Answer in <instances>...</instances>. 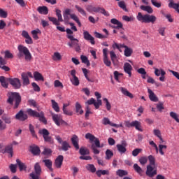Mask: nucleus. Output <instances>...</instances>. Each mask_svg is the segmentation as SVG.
Listing matches in <instances>:
<instances>
[{
    "label": "nucleus",
    "mask_w": 179,
    "mask_h": 179,
    "mask_svg": "<svg viewBox=\"0 0 179 179\" xmlns=\"http://www.w3.org/2000/svg\"><path fill=\"white\" fill-rule=\"evenodd\" d=\"M148 159L150 164L147 166L145 174L148 176V177L152 178L157 174V167H156V158L153 155H149Z\"/></svg>",
    "instance_id": "f257e3e1"
},
{
    "label": "nucleus",
    "mask_w": 179,
    "mask_h": 179,
    "mask_svg": "<svg viewBox=\"0 0 179 179\" xmlns=\"http://www.w3.org/2000/svg\"><path fill=\"white\" fill-rule=\"evenodd\" d=\"M8 97L7 103L11 106H13L14 103L13 109H17L19 106H20V103H22V96H20V94H19V92H9L8 94Z\"/></svg>",
    "instance_id": "f03ea898"
},
{
    "label": "nucleus",
    "mask_w": 179,
    "mask_h": 179,
    "mask_svg": "<svg viewBox=\"0 0 179 179\" xmlns=\"http://www.w3.org/2000/svg\"><path fill=\"white\" fill-rule=\"evenodd\" d=\"M18 54L17 57L18 58H22V57H24L25 61L30 62L31 61V53H30V50H29V48L27 47L24 46L22 45H18Z\"/></svg>",
    "instance_id": "7ed1b4c3"
},
{
    "label": "nucleus",
    "mask_w": 179,
    "mask_h": 179,
    "mask_svg": "<svg viewBox=\"0 0 179 179\" xmlns=\"http://www.w3.org/2000/svg\"><path fill=\"white\" fill-rule=\"evenodd\" d=\"M137 20L141 23H152L154 24L155 22L157 20V17L153 15L145 14L143 15L141 13H138Z\"/></svg>",
    "instance_id": "20e7f679"
},
{
    "label": "nucleus",
    "mask_w": 179,
    "mask_h": 179,
    "mask_svg": "<svg viewBox=\"0 0 179 179\" xmlns=\"http://www.w3.org/2000/svg\"><path fill=\"white\" fill-rule=\"evenodd\" d=\"M27 113L30 115V117H35L36 118H38V120L41 122H43V124L47 125V119L45 118V116H44V112L41 111L38 113L31 108H28L27 109Z\"/></svg>",
    "instance_id": "39448f33"
},
{
    "label": "nucleus",
    "mask_w": 179,
    "mask_h": 179,
    "mask_svg": "<svg viewBox=\"0 0 179 179\" xmlns=\"http://www.w3.org/2000/svg\"><path fill=\"white\" fill-rule=\"evenodd\" d=\"M113 48L115 50H118L120 52H122L121 48H124V55L125 57H131L132 55V52L134 50L131 48H128V46L125 45L124 44H118L117 43H114L112 45Z\"/></svg>",
    "instance_id": "423d86ee"
},
{
    "label": "nucleus",
    "mask_w": 179,
    "mask_h": 179,
    "mask_svg": "<svg viewBox=\"0 0 179 179\" xmlns=\"http://www.w3.org/2000/svg\"><path fill=\"white\" fill-rule=\"evenodd\" d=\"M67 38L70 40V41L67 43V45L70 47V48H75L76 52H80V45H79V40L75 38L72 35H67Z\"/></svg>",
    "instance_id": "0eeeda50"
},
{
    "label": "nucleus",
    "mask_w": 179,
    "mask_h": 179,
    "mask_svg": "<svg viewBox=\"0 0 179 179\" xmlns=\"http://www.w3.org/2000/svg\"><path fill=\"white\" fill-rule=\"evenodd\" d=\"M51 115L52 121L57 127H61V125L68 127V123L62 119V115L52 113H51Z\"/></svg>",
    "instance_id": "6e6552de"
},
{
    "label": "nucleus",
    "mask_w": 179,
    "mask_h": 179,
    "mask_svg": "<svg viewBox=\"0 0 179 179\" xmlns=\"http://www.w3.org/2000/svg\"><path fill=\"white\" fill-rule=\"evenodd\" d=\"M38 134H40V135H43L45 142H48V143H54V140L51 136H50V131H48L47 129L39 130Z\"/></svg>",
    "instance_id": "1a4fd4ad"
},
{
    "label": "nucleus",
    "mask_w": 179,
    "mask_h": 179,
    "mask_svg": "<svg viewBox=\"0 0 179 179\" xmlns=\"http://www.w3.org/2000/svg\"><path fill=\"white\" fill-rule=\"evenodd\" d=\"M85 138L89 139V141H90V142H94L95 146H96L97 148H103V145H100V140H99V138H96V136H94V135H93L90 133H87L85 134Z\"/></svg>",
    "instance_id": "9d476101"
},
{
    "label": "nucleus",
    "mask_w": 179,
    "mask_h": 179,
    "mask_svg": "<svg viewBox=\"0 0 179 179\" xmlns=\"http://www.w3.org/2000/svg\"><path fill=\"white\" fill-rule=\"evenodd\" d=\"M9 83L13 87V89H20L22 87V83L20 82V79L17 78H10L9 79Z\"/></svg>",
    "instance_id": "9b49d317"
},
{
    "label": "nucleus",
    "mask_w": 179,
    "mask_h": 179,
    "mask_svg": "<svg viewBox=\"0 0 179 179\" xmlns=\"http://www.w3.org/2000/svg\"><path fill=\"white\" fill-rule=\"evenodd\" d=\"M127 146H128L127 141H122L121 144H117L116 145V148H117L119 153H121V155H124V153H125L127 152Z\"/></svg>",
    "instance_id": "f8f14e48"
},
{
    "label": "nucleus",
    "mask_w": 179,
    "mask_h": 179,
    "mask_svg": "<svg viewBox=\"0 0 179 179\" xmlns=\"http://www.w3.org/2000/svg\"><path fill=\"white\" fill-rule=\"evenodd\" d=\"M71 75L73 78H71V82L74 86H79L80 81L79 78L76 76V70L73 69L71 71Z\"/></svg>",
    "instance_id": "ddd939ff"
},
{
    "label": "nucleus",
    "mask_w": 179,
    "mask_h": 179,
    "mask_svg": "<svg viewBox=\"0 0 179 179\" xmlns=\"http://www.w3.org/2000/svg\"><path fill=\"white\" fill-rule=\"evenodd\" d=\"M29 117L27 114L23 112V110H20L16 115H15V120H18V121H26Z\"/></svg>",
    "instance_id": "4468645a"
},
{
    "label": "nucleus",
    "mask_w": 179,
    "mask_h": 179,
    "mask_svg": "<svg viewBox=\"0 0 179 179\" xmlns=\"http://www.w3.org/2000/svg\"><path fill=\"white\" fill-rule=\"evenodd\" d=\"M95 13H101L104 16H110V13L104 8L94 7L93 11Z\"/></svg>",
    "instance_id": "2eb2a0df"
},
{
    "label": "nucleus",
    "mask_w": 179,
    "mask_h": 179,
    "mask_svg": "<svg viewBox=\"0 0 179 179\" xmlns=\"http://www.w3.org/2000/svg\"><path fill=\"white\" fill-rule=\"evenodd\" d=\"M83 37L85 40H87V41H90L91 44L92 45H94L96 44V42L94 41V38L92 37L87 31H84L83 32Z\"/></svg>",
    "instance_id": "dca6fc26"
},
{
    "label": "nucleus",
    "mask_w": 179,
    "mask_h": 179,
    "mask_svg": "<svg viewBox=\"0 0 179 179\" xmlns=\"http://www.w3.org/2000/svg\"><path fill=\"white\" fill-rule=\"evenodd\" d=\"M108 52V49L107 48L103 49V64H105L106 66H111V62L108 59V56H107Z\"/></svg>",
    "instance_id": "f3484780"
},
{
    "label": "nucleus",
    "mask_w": 179,
    "mask_h": 179,
    "mask_svg": "<svg viewBox=\"0 0 179 179\" xmlns=\"http://www.w3.org/2000/svg\"><path fill=\"white\" fill-rule=\"evenodd\" d=\"M10 78H6L5 76H0V83L2 87L5 89H8V86H9V80Z\"/></svg>",
    "instance_id": "a211bd4d"
},
{
    "label": "nucleus",
    "mask_w": 179,
    "mask_h": 179,
    "mask_svg": "<svg viewBox=\"0 0 179 179\" xmlns=\"http://www.w3.org/2000/svg\"><path fill=\"white\" fill-rule=\"evenodd\" d=\"M71 143L74 146L76 150H79V137L76 135H73L71 139Z\"/></svg>",
    "instance_id": "6ab92c4d"
},
{
    "label": "nucleus",
    "mask_w": 179,
    "mask_h": 179,
    "mask_svg": "<svg viewBox=\"0 0 179 179\" xmlns=\"http://www.w3.org/2000/svg\"><path fill=\"white\" fill-rule=\"evenodd\" d=\"M64 162V156L62 155H59L55 161V164L57 167V169H61L62 167V163Z\"/></svg>",
    "instance_id": "aec40b11"
},
{
    "label": "nucleus",
    "mask_w": 179,
    "mask_h": 179,
    "mask_svg": "<svg viewBox=\"0 0 179 179\" xmlns=\"http://www.w3.org/2000/svg\"><path fill=\"white\" fill-rule=\"evenodd\" d=\"M124 71L131 78L132 76V66L129 63H125L124 64Z\"/></svg>",
    "instance_id": "412c9836"
},
{
    "label": "nucleus",
    "mask_w": 179,
    "mask_h": 179,
    "mask_svg": "<svg viewBox=\"0 0 179 179\" xmlns=\"http://www.w3.org/2000/svg\"><path fill=\"white\" fill-rule=\"evenodd\" d=\"M148 92L149 94V99L151 100V101H154L155 103L159 101V98L155 94V92L150 90V88L148 89Z\"/></svg>",
    "instance_id": "4be33fe9"
},
{
    "label": "nucleus",
    "mask_w": 179,
    "mask_h": 179,
    "mask_svg": "<svg viewBox=\"0 0 179 179\" xmlns=\"http://www.w3.org/2000/svg\"><path fill=\"white\" fill-rule=\"evenodd\" d=\"M30 152L34 156H40V148L37 145H31Z\"/></svg>",
    "instance_id": "5701e85b"
},
{
    "label": "nucleus",
    "mask_w": 179,
    "mask_h": 179,
    "mask_svg": "<svg viewBox=\"0 0 179 179\" xmlns=\"http://www.w3.org/2000/svg\"><path fill=\"white\" fill-rule=\"evenodd\" d=\"M110 23H112V24H116V26H113V29H122L123 25L122 23L120 21H118V20L113 18L110 20Z\"/></svg>",
    "instance_id": "b1692460"
},
{
    "label": "nucleus",
    "mask_w": 179,
    "mask_h": 179,
    "mask_svg": "<svg viewBox=\"0 0 179 179\" xmlns=\"http://www.w3.org/2000/svg\"><path fill=\"white\" fill-rule=\"evenodd\" d=\"M21 78L23 86H29V85H30V80H29V77H27V74L26 73H22Z\"/></svg>",
    "instance_id": "393cba45"
},
{
    "label": "nucleus",
    "mask_w": 179,
    "mask_h": 179,
    "mask_svg": "<svg viewBox=\"0 0 179 179\" xmlns=\"http://www.w3.org/2000/svg\"><path fill=\"white\" fill-rule=\"evenodd\" d=\"M168 6L171 9H175V10L179 13V3H174V1L169 0Z\"/></svg>",
    "instance_id": "a878e982"
},
{
    "label": "nucleus",
    "mask_w": 179,
    "mask_h": 179,
    "mask_svg": "<svg viewBox=\"0 0 179 179\" xmlns=\"http://www.w3.org/2000/svg\"><path fill=\"white\" fill-rule=\"evenodd\" d=\"M3 153H8L9 157H13V145H8L6 146Z\"/></svg>",
    "instance_id": "bb28decb"
},
{
    "label": "nucleus",
    "mask_w": 179,
    "mask_h": 179,
    "mask_svg": "<svg viewBox=\"0 0 179 179\" xmlns=\"http://www.w3.org/2000/svg\"><path fill=\"white\" fill-rule=\"evenodd\" d=\"M37 12H38L40 15H48V7L45 6H39L37 8Z\"/></svg>",
    "instance_id": "cd10ccee"
},
{
    "label": "nucleus",
    "mask_w": 179,
    "mask_h": 179,
    "mask_svg": "<svg viewBox=\"0 0 179 179\" xmlns=\"http://www.w3.org/2000/svg\"><path fill=\"white\" fill-rule=\"evenodd\" d=\"M43 163H44L45 167H47L50 171H54V169H52V161H51V159H43Z\"/></svg>",
    "instance_id": "c85d7f7f"
},
{
    "label": "nucleus",
    "mask_w": 179,
    "mask_h": 179,
    "mask_svg": "<svg viewBox=\"0 0 179 179\" xmlns=\"http://www.w3.org/2000/svg\"><path fill=\"white\" fill-rule=\"evenodd\" d=\"M120 90L122 92V94L124 96H127V97H129V99H134V94L132 93L129 92L127 88H124L123 87H121L120 88Z\"/></svg>",
    "instance_id": "c756f323"
},
{
    "label": "nucleus",
    "mask_w": 179,
    "mask_h": 179,
    "mask_svg": "<svg viewBox=\"0 0 179 179\" xmlns=\"http://www.w3.org/2000/svg\"><path fill=\"white\" fill-rule=\"evenodd\" d=\"M69 16H71V9L66 8L63 13L64 22H69Z\"/></svg>",
    "instance_id": "7c9ffc66"
},
{
    "label": "nucleus",
    "mask_w": 179,
    "mask_h": 179,
    "mask_svg": "<svg viewBox=\"0 0 179 179\" xmlns=\"http://www.w3.org/2000/svg\"><path fill=\"white\" fill-rule=\"evenodd\" d=\"M34 78L36 81L41 80L44 82V77H43V75L38 71L34 72Z\"/></svg>",
    "instance_id": "2f4dec72"
},
{
    "label": "nucleus",
    "mask_w": 179,
    "mask_h": 179,
    "mask_svg": "<svg viewBox=\"0 0 179 179\" xmlns=\"http://www.w3.org/2000/svg\"><path fill=\"white\" fill-rule=\"evenodd\" d=\"M134 127L136 128L137 131H140L141 132H142V129H141V122H139V121L135 120L131 122V128Z\"/></svg>",
    "instance_id": "473e14b6"
},
{
    "label": "nucleus",
    "mask_w": 179,
    "mask_h": 179,
    "mask_svg": "<svg viewBox=\"0 0 179 179\" xmlns=\"http://www.w3.org/2000/svg\"><path fill=\"white\" fill-rule=\"evenodd\" d=\"M71 149V145H69V143L68 141H64L62 143V150H64V152H67V150H69Z\"/></svg>",
    "instance_id": "72a5a7b5"
},
{
    "label": "nucleus",
    "mask_w": 179,
    "mask_h": 179,
    "mask_svg": "<svg viewBox=\"0 0 179 179\" xmlns=\"http://www.w3.org/2000/svg\"><path fill=\"white\" fill-rule=\"evenodd\" d=\"M79 153L81 156H86V155H90V151H89V149L85 147H80Z\"/></svg>",
    "instance_id": "f704fd0d"
},
{
    "label": "nucleus",
    "mask_w": 179,
    "mask_h": 179,
    "mask_svg": "<svg viewBox=\"0 0 179 179\" xmlns=\"http://www.w3.org/2000/svg\"><path fill=\"white\" fill-rule=\"evenodd\" d=\"M16 162H17V164L20 169V171H23V170H26V169H27V166H26L24 163H22V161H20V159H17Z\"/></svg>",
    "instance_id": "c9c22d12"
},
{
    "label": "nucleus",
    "mask_w": 179,
    "mask_h": 179,
    "mask_svg": "<svg viewBox=\"0 0 179 179\" xmlns=\"http://www.w3.org/2000/svg\"><path fill=\"white\" fill-rule=\"evenodd\" d=\"M140 8L141 10H144L145 12H148V13H153V8L149 6H141Z\"/></svg>",
    "instance_id": "e433bc0d"
},
{
    "label": "nucleus",
    "mask_w": 179,
    "mask_h": 179,
    "mask_svg": "<svg viewBox=\"0 0 179 179\" xmlns=\"http://www.w3.org/2000/svg\"><path fill=\"white\" fill-rule=\"evenodd\" d=\"M34 172L36 174L41 175V166H40V163L36 162L34 165Z\"/></svg>",
    "instance_id": "4c0bfd02"
},
{
    "label": "nucleus",
    "mask_w": 179,
    "mask_h": 179,
    "mask_svg": "<svg viewBox=\"0 0 179 179\" xmlns=\"http://www.w3.org/2000/svg\"><path fill=\"white\" fill-rule=\"evenodd\" d=\"M51 103L53 110H55L56 113H59V106H58V103H57L54 99L51 100Z\"/></svg>",
    "instance_id": "58836bf2"
},
{
    "label": "nucleus",
    "mask_w": 179,
    "mask_h": 179,
    "mask_svg": "<svg viewBox=\"0 0 179 179\" xmlns=\"http://www.w3.org/2000/svg\"><path fill=\"white\" fill-rule=\"evenodd\" d=\"M105 155H106L105 159L106 160H110V159H111V157L114 156V152H113L111 150L108 149L106 150Z\"/></svg>",
    "instance_id": "ea45409f"
},
{
    "label": "nucleus",
    "mask_w": 179,
    "mask_h": 179,
    "mask_svg": "<svg viewBox=\"0 0 179 179\" xmlns=\"http://www.w3.org/2000/svg\"><path fill=\"white\" fill-rule=\"evenodd\" d=\"M80 59H81L83 64H85V65H87V66H90V61H89V59H87V57H86L85 55H81Z\"/></svg>",
    "instance_id": "a19ab883"
},
{
    "label": "nucleus",
    "mask_w": 179,
    "mask_h": 179,
    "mask_svg": "<svg viewBox=\"0 0 179 179\" xmlns=\"http://www.w3.org/2000/svg\"><path fill=\"white\" fill-rule=\"evenodd\" d=\"M48 19L50 20V22H52L53 24H55V26H59V24H61V23L58 19L55 18V17H48Z\"/></svg>",
    "instance_id": "79ce46f5"
},
{
    "label": "nucleus",
    "mask_w": 179,
    "mask_h": 179,
    "mask_svg": "<svg viewBox=\"0 0 179 179\" xmlns=\"http://www.w3.org/2000/svg\"><path fill=\"white\" fill-rule=\"evenodd\" d=\"M133 169H134L136 173H138V174H142V173H143L142 168H141V166H139L138 164H134L133 166Z\"/></svg>",
    "instance_id": "37998d69"
},
{
    "label": "nucleus",
    "mask_w": 179,
    "mask_h": 179,
    "mask_svg": "<svg viewBox=\"0 0 179 179\" xmlns=\"http://www.w3.org/2000/svg\"><path fill=\"white\" fill-rule=\"evenodd\" d=\"M86 169L88 171H90L91 173H96V166H94V164H87Z\"/></svg>",
    "instance_id": "c03bdc74"
},
{
    "label": "nucleus",
    "mask_w": 179,
    "mask_h": 179,
    "mask_svg": "<svg viewBox=\"0 0 179 179\" xmlns=\"http://www.w3.org/2000/svg\"><path fill=\"white\" fill-rule=\"evenodd\" d=\"M29 131H30L31 134L32 135L33 138H37V134H36V131L34 130V126H33V124H30L29 125Z\"/></svg>",
    "instance_id": "a18cd8bd"
},
{
    "label": "nucleus",
    "mask_w": 179,
    "mask_h": 179,
    "mask_svg": "<svg viewBox=\"0 0 179 179\" xmlns=\"http://www.w3.org/2000/svg\"><path fill=\"white\" fill-rule=\"evenodd\" d=\"M75 8L78 10V12H79V13H80V15H82L83 16H86V11L82 7H80L78 5H76Z\"/></svg>",
    "instance_id": "49530a36"
},
{
    "label": "nucleus",
    "mask_w": 179,
    "mask_h": 179,
    "mask_svg": "<svg viewBox=\"0 0 179 179\" xmlns=\"http://www.w3.org/2000/svg\"><path fill=\"white\" fill-rule=\"evenodd\" d=\"M167 149V145H164L162 144L159 145V152L161 155V156H164V150Z\"/></svg>",
    "instance_id": "de8ad7c7"
},
{
    "label": "nucleus",
    "mask_w": 179,
    "mask_h": 179,
    "mask_svg": "<svg viewBox=\"0 0 179 179\" xmlns=\"http://www.w3.org/2000/svg\"><path fill=\"white\" fill-rule=\"evenodd\" d=\"M162 14L163 15V16H164V17H166V19L168 20V22H169L170 23H173V22H174V19L171 17V14H166L164 13V11H162Z\"/></svg>",
    "instance_id": "09e8293b"
},
{
    "label": "nucleus",
    "mask_w": 179,
    "mask_h": 179,
    "mask_svg": "<svg viewBox=\"0 0 179 179\" xmlns=\"http://www.w3.org/2000/svg\"><path fill=\"white\" fill-rule=\"evenodd\" d=\"M116 174L119 176V177H124V176H128V172L127 171L119 169L117 171Z\"/></svg>",
    "instance_id": "8fccbe9b"
},
{
    "label": "nucleus",
    "mask_w": 179,
    "mask_h": 179,
    "mask_svg": "<svg viewBox=\"0 0 179 179\" xmlns=\"http://www.w3.org/2000/svg\"><path fill=\"white\" fill-rule=\"evenodd\" d=\"M55 12L59 22H64V19H62V14H61V10L57 8Z\"/></svg>",
    "instance_id": "3c124183"
},
{
    "label": "nucleus",
    "mask_w": 179,
    "mask_h": 179,
    "mask_svg": "<svg viewBox=\"0 0 179 179\" xmlns=\"http://www.w3.org/2000/svg\"><path fill=\"white\" fill-rule=\"evenodd\" d=\"M76 113H79L80 115L83 114V110H82V106L78 102L76 103Z\"/></svg>",
    "instance_id": "603ef678"
},
{
    "label": "nucleus",
    "mask_w": 179,
    "mask_h": 179,
    "mask_svg": "<svg viewBox=\"0 0 179 179\" xmlns=\"http://www.w3.org/2000/svg\"><path fill=\"white\" fill-rule=\"evenodd\" d=\"M62 59V56H61V54L59 52H56L53 55V60L54 61H61Z\"/></svg>",
    "instance_id": "864d4df0"
},
{
    "label": "nucleus",
    "mask_w": 179,
    "mask_h": 179,
    "mask_svg": "<svg viewBox=\"0 0 179 179\" xmlns=\"http://www.w3.org/2000/svg\"><path fill=\"white\" fill-rule=\"evenodd\" d=\"M138 162L142 166H145L148 163V157H141L139 159Z\"/></svg>",
    "instance_id": "5fc2aeb1"
},
{
    "label": "nucleus",
    "mask_w": 179,
    "mask_h": 179,
    "mask_svg": "<svg viewBox=\"0 0 179 179\" xmlns=\"http://www.w3.org/2000/svg\"><path fill=\"white\" fill-rule=\"evenodd\" d=\"M169 115H170V117H171V118H173V120H175V121H176V122H179L178 115H177V113H176L175 112H171Z\"/></svg>",
    "instance_id": "6e6d98bb"
},
{
    "label": "nucleus",
    "mask_w": 179,
    "mask_h": 179,
    "mask_svg": "<svg viewBox=\"0 0 179 179\" xmlns=\"http://www.w3.org/2000/svg\"><path fill=\"white\" fill-rule=\"evenodd\" d=\"M118 6L121 8V9H123L125 12H128V10L127 9V6L125 5V2L123 1H121L118 3Z\"/></svg>",
    "instance_id": "4d7b16f0"
},
{
    "label": "nucleus",
    "mask_w": 179,
    "mask_h": 179,
    "mask_svg": "<svg viewBox=\"0 0 179 179\" xmlns=\"http://www.w3.org/2000/svg\"><path fill=\"white\" fill-rule=\"evenodd\" d=\"M38 31H40V29L37 30H33L31 31V34L33 36V38H34V40H38Z\"/></svg>",
    "instance_id": "13d9d810"
},
{
    "label": "nucleus",
    "mask_w": 179,
    "mask_h": 179,
    "mask_svg": "<svg viewBox=\"0 0 179 179\" xmlns=\"http://www.w3.org/2000/svg\"><path fill=\"white\" fill-rule=\"evenodd\" d=\"M103 102L101 101V99H97V101L96 102L95 101L94 103V106L96 110H98V108H100V106H101Z\"/></svg>",
    "instance_id": "bf43d9fd"
},
{
    "label": "nucleus",
    "mask_w": 179,
    "mask_h": 179,
    "mask_svg": "<svg viewBox=\"0 0 179 179\" xmlns=\"http://www.w3.org/2000/svg\"><path fill=\"white\" fill-rule=\"evenodd\" d=\"M141 152H142V149L136 148L132 151V156H134V157H136V156H138V155H139Z\"/></svg>",
    "instance_id": "052dcab7"
},
{
    "label": "nucleus",
    "mask_w": 179,
    "mask_h": 179,
    "mask_svg": "<svg viewBox=\"0 0 179 179\" xmlns=\"http://www.w3.org/2000/svg\"><path fill=\"white\" fill-rule=\"evenodd\" d=\"M0 17L3 19H6L8 17V12L3 10L2 8H0Z\"/></svg>",
    "instance_id": "680f3d73"
},
{
    "label": "nucleus",
    "mask_w": 179,
    "mask_h": 179,
    "mask_svg": "<svg viewBox=\"0 0 179 179\" xmlns=\"http://www.w3.org/2000/svg\"><path fill=\"white\" fill-rule=\"evenodd\" d=\"M42 153L45 156H48L49 155H51L52 153V150H51V149L50 148H44Z\"/></svg>",
    "instance_id": "e2e57ef3"
},
{
    "label": "nucleus",
    "mask_w": 179,
    "mask_h": 179,
    "mask_svg": "<svg viewBox=\"0 0 179 179\" xmlns=\"http://www.w3.org/2000/svg\"><path fill=\"white\" fill-rule=\"evenodd\" d=\"M54 85L55 87H64V85L59 80H55Z\"/></svg>",
    "instance_id": "0e129e2a"
},
{
    "label": "nucleus",
    "mask_w": 179,
    "mask_h": 179,
    "mask_svg": "<svg viewBox=\"0 0 179 179\" xmlns=\"http://www.w3.org/2000/svg\"><path fill=\"white\" fill-rule=\"evenodd\" d=\"M94 36L96 38H107V36L106 35H102L101 34L97 32V31H95L94 32Z\"/></svg>",
    "instance_id": "69168bd1"
},
{
    "label": "nucleus",
    "mask_w": 179,
    "mask_h": 179,
    "mask_svg": "<svg viewBox=\"0 0 179 179\" xmlns=\"http://www.w3.org/2000/svg\"><path fill=\"white\" fill-rule=\"evenodd\" d=\"M40 176L41 175H38L37 173H31L29 176L31 177V179H40Z\"/></svg>",
    "instance_id": "338daca9"
},
{
    "label": "nucleus",
    "mask_w": 179,
    "mask_h": 179,
    "mask_svg": "<svg viewBox=\"0 0 179 179\" xmlns=\"http://www.w3.org/2000/svg\"><path fill=\"white\" fill-rule=\"evenodd\" d=\"M31 85H32V87H34V92H40V87L38 86V85H37V83H32Z\"/></svg>",
    "instance_id": "774afa93"
}]
</instances>
